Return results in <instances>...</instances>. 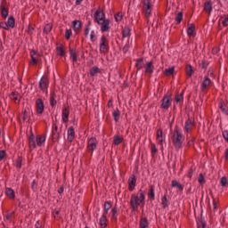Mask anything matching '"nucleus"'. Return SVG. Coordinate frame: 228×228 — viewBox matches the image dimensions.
<instances>
[{"label": "nucleus", "instance_id": "79ce46f5", "mask_svg": "<svg viewBox=\"0 0 228 228\" xmlns=\"http://www.w3.org/2000/svg\"><path fill=\"white\" fill-rule=\"evenodd\" d=\"M161 206L163 209H167V208H168V199L167 198V194H165L161 199Z\"/></svg>", "mask_w": 228, "mask_h": 228}, {"label": "nucleus", "instance_id": "c9c22d12", "mask_svg": "<svg viewBox=\"0 0 228 228\" xmlns=\"http://www.w3.org/2000/svg\"><path fill=\"white\" fill-rule=\"evenodd\" d=\"M57 56H65V49H63V45H60L56 47Z\"/></svg>", "mask_w": 228, "mask_h": 228}, {"label": "nucleus", "instance_id": "4be33fe9", "mask_svg": "<svg viewBox=\"0 0 228 228\" xmlns=\"http://www.w3.org/2000/svg\"><path fill=\"white\" fill-rule=\"evenodd\" d=\"M81 28H83V23L81 22V20H75L72 21L73 31H76V33H77V31H79Z\"/></svg>", "mask_w": 228, "mask_h": 228}, {"label": "nucleus", "instance_id": "7ed1b4c3", "mask_svg": "<svg viewBox=\"0 0 228 228\" xmlns=\"http://www.w3.org/2000/svg\"><path fill=\"white\" fill-rule=\"evenodd\" d=\"M100 53L101 54H108V53H110V41L106 36H102L101 37Z\"/></svg>", "mask_w": 228, "mask_h": 228}, {"label": "nucleus", "instance_id": "c03bdc74", "mask_svg": "<svg viewBox=\"0 0 228 228\" xmlns=\"http://www.w3.org/2000/svg\"><path fill=\"white\" fill-rule=\"evenodd\" d=\"M50 31H53V23L45 24L43 33H45V35H49Z\"/></svg>", "mask_w": 228, "mask_h": 228}, {"label": "nucleus", "instance_id": "bf43d9fd", "mask_svg": "<svg viewBox=\"0 0 228 228\" xmlns=\"http://www.w3.org/2000/svg\"><path fill=\"white\" fill-rule=\"evenodd\" d=\"M0 28L6 30L10 29V27H8V23L6 21H1Z\"/></svg>", "mask_w": 228, "mask_h": 228}, {"label": "nucleus", "instance_id": "09e8293b", "mask_svg": "<svg viewBox=\"0 0 228 228\" xmlns=\"http://www.w3.org/2000/svg\"><path fill=\"white\" fill-rule=\"evenodd\" d=\"M122 142H124V138L118 135L114 136V141H113L114 145H120Z\"/></svg>", "mask_w": 228, "mask_h": 228}, {"label": "nucleus", "instance_id": "dca6fc26", "mask_svg": "<svg viewBox=\"0 0 228 228\" xmlns=\"http://www.w3.org/2000/svg\"><path fill=\"white\" fill-rule=\"evenodd\" d=\"M145 69V74H153L154 72V62L152 61H150L146 63L144 66Z\"/></svg>", "mask_w": 228, "mask_h": 228}, {"label": "nucleus", "instance_id": "393cba45", "mask_svg": "<svg viewBox=\"0 0 228 228\" xmlns=\"http://www.w3.org/2000/svg\"><path fill=\"white\" fill-rule=\"evenodd\" d=\"M211 85V79L208 77H204L203 82L201 83V92H204L208 86Z\"/></svg>", "mask_w": 228, "mask_h": 228}, {"label": "nucleus", "instance_id": "bb28decb", "mask_svg": "<svg viewBox=\"0 0 228 228\" xmlns=\"http://www.w3.org/2000/svg\"><path fill=\"white\" fill-rule=\"evenodd\" d=\"M69 58L72 60L73 63H76L77 61V53H76V50L74 48L69 47Z\"/></svg>", "mask_w": 228, "mask_h": 228}, {"label": "nucleus", "instance_id": "603ef678", "mask_svg": "<svg viewBox=\"0 0 228 228\" xmlns=\"http://www.w3.org/2000/svg\"><path fill=\"white\" fill-rule=\"evenodd\" d=\"M197 224H198V228H206V225H207L206 222L202 217H200Z\"/></svg>", "mask_w": 228, "mask_h": 228}, {"label": "nucleus", "instance_id": "37998d69", "mask_svg": "<svg viewBox=\"0 0 228 228\" xmlns=\"http://www.w3.org/2000/svg\"><path fill=\"white\" fill-rule=\"evenodd\" d=\"M188 126H195V120L191 119L190 117L185 121L184 131H188Z\"/></svg>", "mask_w": 228, "mask_h": 228}, {"label": "nucleus", "instance_id": "2f4dec72", "mask_svg": "<svg viewBox=\"0 0 228 228\" xmlns=\"http://www.w3.org/2000/svg\"><path fill=\"white\" fill-rule=\"evenodd\" d=\"M37 147H42V144L45 142V135H37L36 138Z\"/></svg>", "mask_w": 228, "mask_h": 228}, {"label": "nucleus", "instance_id": "338daca9", "mask_svg": "<svg viewBox=\"0 0 228 228\" xmlns=\"http://www.w3.org/2000/svg\"><path fill=\"white\" fill-rule=\"evenodd\" d=\"M58 215H60V210H55L53 212V216L54 220H58L60 218V216H58Z\"/></svg>", "mask_w": 228, "mask_h": 228}, {"label": "nucleus", "instance_id": "f257e3e1", "mask_svg": "<svg viewBox=\"0 0 228 228\" xmlns=\"http://www.w3.org/2000/svg\"><path fill=\"white\" fill-rule=\"evenodd\" d=\"M147 193V191L142 187L137 194H132L130 198V208L132 209V212L136 211L138 209V207L145 206V194Z\"/></svg>", "mask_w": 228, "mask_h": 228}, {"label": "nucleus", "instance_id": "aec40b11", "mask_svg": "<svg viewBox=\"0 0 228 228\" xmlns=\"http://www.w3.org/2000/svg\"><path fill=\"white\" fill-rule=\"evenodd\" d=\"M203 10L206 13L211 15V12H213V2L211 0L205 2Z\"/></svg>", "mask_w": 228, "mask_h": 228}, {"label": "nucleus", "instance_id": "a878e982", "mask_svg": "<svg viewBox=\"0 0 228 228\" xmlns=\"http://www.w3.org/2000/svg\"><path fill=\"white\" fill-rule=\"evenodd\" d=\"M69 115H70V110H69L67 108H64L62 110V122L65 124L69 122Z\"/></svg>", "mask_w": 228, "mask_h": 228}, {"label": "nucleus", "instance_id": "0eeeda50", "mask_svg": "<svg viewBox=\"0 0 228 228\" xmlns=\"http://www.w3.org/2000/svg\"><path fill=\"white\" fill-rule=\"evenodd\" d=\"M49 88V77L44 75L41 79L39 80V89L42 92H45Z\"/></svg>", "mask_w": 228, "mask_h": 228}, {"label": "nucleus", "instance_id": "e433bc0d", "mask_svg": "<svg viewBox=\"0 0 228 228\" xmlns=\"http://www.w3.org/2000/svg\"><path fill=\"white\" fill-rule=\"evenodd\" d=\"M112 117H113L115 122H118V120H120V110H118V108H117L112 112Z\"/></svg>", "mask_w": 228, "mask_h": 228}, {"label": "nucleus", "instance_id": "ea45409f", "mask_svg": "<svg viewBox=\"0 0 228 228\" xmlns=\"http://www.w3.org/2000/svg\"><path fill=\"white\" fill-rule=\"evenodd\" d=\"M139 225L141 228L149 227V221L147 220V217L141 218Z\"/></svg>", "mask_w": 228, "mask_h": 228}, {"label": "nucleus", "instance_id": "8fccbe9b", "mask_svg": "<svg viewBox=\"0 0 228 228\" xmlns=\"http://www.w3.org/2000/svg\"><path fill=\"white\" fill-rule=\"evenodd\" d=\"M175 69L174 67L166 69L164 71L165 76L170 77L174 75Z\"/></svg>", "mask_w": 228, "mask_h": 228}, {"label": "nucleus", "instance_id": "7c9ffc66", "mask_svg": "<svg viewBox=\"0 0 228 228\" xmlns=\"http://www.w3.org/2000/svg\"><path fill=\"white\" fill-rule=\"evenodd\" d=\"M185 72H186V75L188 76V77H191V76H193L195 71H193V67H191V64H186L185 65Z\"/></svg>", "mask_w": 228, "mask_h": 228}, {"label": "nucleus", "instance_id": "6e6d98bb", "mask_svg": "<svg viewBox=\"0 0 228 228\" xmlns=\"http://www.w3.org/2000/svg\"><path fill=\"white\" fill-rule=\"evenodd\" d=\"M220 184L221 186H223L224 188H225V186H227L228 184V181H227V177L226 176H223L220 180Z\"/></svg>", "mask_w": 228, "mask_h": 228}, {"label": "nucleus", "instance_id": "9d476101", "mask_svg": "<svg viewBox=\"0 0 228 228\" xmlns=\"http://www.w3.org/2000/svg\"><path fill=\"white\" fill-rule=\"evenodd\" d=\"M104 19H106L104 12H102L101 8L97 9L94 12V22L101 24V20H104Z\"/></svg>", "mask_w": 228, "mask_h": 228}, {"label": "nucleus", "instance_id": "423d86ee", "mask_svg": "<svg viewBox=\"0 0 228 228\" xmlns=\"http://www.w3.org/2000/svg\"><path fill=\"white\" fill-rule=\"evenodd\" d=\"M98 143H99V141H97V138L91 137L87 141V147H86L87 152H91V154H94V151H95L97 149Z\"/></svg>", "mask_w": 228, "mask_h": 228}, {"label": "nucleus", "instance_id": "58836bf2", "mask_svg": "<svg viewBox=\"0 0 228 228\" xmlns=\"http://www.w3.org/2000/svg\"><path fill=\"white\" fill-rule=\"evenodd\" d=\"M131 36V28H129V27H125L122 29V37L123 38H126V37H130Z\"/></svg>", "mask_w": 228, "mask_h": 228}, {"label": "nucleus", "instance_id": "412c9836", "mask_svg": "<svg viewBox=\"0 0 228 228\" xmlns=\"http://www.w3.org/2000/svg\"><path fill=\"white\" fill-rule=\"evenodd\" d=\"M28 147L32 151L34 149H37V142H35V134H33V132L30 133V135L28 137Z\"/></svg>", "mask_w": 228, "mask_h": 228}, {"label": "nucleus", "instance_id": "72a5a7b5", "mask_svg": "<svg viewBox=\"0 0 228 228\" xmlns=\"http://www.w3.org/2000/svg\"><path fill=\"white\" fill-rule=\"evenodd\" d=\"M5 195H7L10 199L13 200L15 199V191H13V189L12 188H6Z\"/></svg>", "mask_w": 228, "mask_h": 228}, {"label": "nucleus", "instance_id": "4468645a", "mask_svg": "<svg viewBox=\"0 0 228 228\" xmlns=\"http://www.w3.org/2000/svg\"><path fill=\"white\" fill-rule=\"evenodd\" d=\"M118 218V207L115 205L111 209V222L117 224V220Z\"/></svg>", "mask_w": 228, "mask_h": 228}, {"label": "nucleus", "instance_id": "a211bd4d", "mask_svg": "<svg viewBox=\"0 0 228 228\" xmlns=\"http://www.w3.org/2000/svg\"><path fill=\"white\" fill-rule=\"evenodd\" d=\"M113 208V203L111 201H105L103 205V216H108V213L110 212V209Z\"/></svg>", "mask_w": 228, "mask_h": 228}, {"label": "nucleus", "instance_id": "ddd939ff", "mask_svg": "<svg viewBox=\"0 0 228 228\" xmlns=\"http://www.w3.org/2000/svg\"><path fill=\"white\" fill-rule=\"evenodd\" d=\"M136 188V176L134 175H132L128 178V190L129 191H133Z\"/></svg>", "mask_w": 228, "mask_h": 228}, {"label": "nucleus", "instance_id": "3c124183", "mask_svg": "<svg viewBox=\"0 0 228 228\" xmlns=\"http://www.w3.org/2000/svg\"><path fill=\"white\" fill-rule=\"evenodd\" d=\"M208 66H209V61H206V59L202 60L201 63L200 64V67L203 70H207Z\"/></svg>", "mask_w": 228, "mask_h": 228}, {"label": "nucleus", "instance_id": "49530a36", "mask_svg": "<svg viewBox=\"0 0 228 228\" xmlns=\"http://www.w3.org/2000/svg\"><path fill=\"white\" fill-rule=\"evenodd\" d=\"M175 101L177 103L181 102V101L183 102V101H184V93L176 94L175 96Z\"/></svg>", "mask_w": 228, "mask_h": 228}, {"label": "nucleus", "instance_id": "4c0bfd02", "mask_svg": "<svg viewBox=\"0 0 228 228\" xmlns=\"http://www.w3.org/2000/svg\"><path fill=\"white\" fill-rule=\"evenodd\" d=\"M99 73H101V69H99V67L97 66H94L89 72L91 77H94L95 74H99Z\"/></svg>", "mask_w": 228, "mask_h": 228}, {"label": "nucleus", "instance_id": "9b49d317", "mask_svg": "<svg viewBox=\"0 0 228 228\" xmlns=\"http://www.w3.org/2000/svg\"><path fill=\"white\" fill-rule=\"evenodd\" d=\"M30 58H31L30 64L37 65V63H38V60H40V53L37 51L31 50Z\"/></svg>", "mask_w": 228, "mask_h": 228}, {"label": "nucleus", "instance_id": "f3484780", "mask_svg": "<svg viewBox=\"0 0 228 228\" xmlns=\"http://www.w3.org/2000/svg\"><path fill=\"white\" fill-rule=\"evenodd\" d=\"M74 138H76V131L74 130V126H70L68 129V142L72 143V142H74Z\"/></svg>", "mask_w": 228, "mask_h": 228}, {"label": "nucleus", "instance_id": "6ab92c4d", "mask_svg": "<svg viewBox=\"0 0 228 228\" xmlns=\"http://www.w3.org/2000/svg\"><path fill=\"white\" fill-rule=\"evenodd\" d=\"M10 99L12 101H13V102H17L18 101V104L19 102H20V99H22V96L20 95V94H19V92H12L11 94L9 95Z\"/></svg>", "mask_w": 228, "mask_h": 228}, {"label": "nucleus", "instance_id": "a18cd8bd", "mask_svg": "<svg viewBox=\"0 0 228 228\" xmlns=\"http://www.w3.org/2000/svg\"><path fill=\"white\" fill-rule=\"evenodd\" d=\"M9 9L6 7H0L1 17L6 19L8 17Z\"/></svg>", "mask_w": 228, "mask_h": 228}, {"label": "nucleus", "instance_id": "a19ab883", "mask_svg": "<svg viewBox=\"0 0 228 228\" xmlns=\"http://www.w3.org/2000/svg\"><path fill=\"white\" fill-rule=\"evenodd\" d=\"M7 26L12 28H15V18L13 16L8 18Z\"/></svg>", "mask_w": 228, "mask_h": 228}, {"label": "nucleus", "instance_id": "de8ad7c7", "mask_svg": "<svg viewBox=\"0 0 228 228\" xmlns=\"http://www.w3.org/2000/svg\"><path fill=\"white\" fill-rule=\"evenodd\" d=\"M183 12L176 13V16L175 19L176 24H181V22H183Z\"/></svg>", "mask_w": 228, "mask_h": 228}, {"label": "nucleus", "instance_id": "680f3d73", "mask_svg": "<svg viewBox=\"0 0 228 228\" xmlns=\"http://www.w3.org/2000/svg\"><path fill=\"white\" fill-rule=\"evenodd\" d=\"M13 215H15L14 211L7 213L6 216H5V219L4 220H6V221L12 220V216H13Z\"/></svg>", "mask_w": 228, "mask_h": 228}, {"label": "nucleus", "instance_id": "e2e57ef3", "mask_svg": "<svg viewBox=\"0 0 228 228\" xmlns=\"http://www.w3.org/2000/svg\"><path fill=\"white\" fill-rule=\"evenodd\" d=\"M91 42H95L97 40V36H95V31H91L90 35Z\"/></svg>", "mask_w": 228, "mask_h": 228}, {"label": "nucleus", "instance_id": "cd10ccee", "mask_svg": "<svg viewBox=\"0 0 228 228\" xmlns=\"http://www.w3.org/2000/svg\"><path fill=\"white\" fill-rule=\"evenodd\" d=\"M171 186H172V188H177V190H179V191H183V190H184V185L179 183V182L177 180H173L171 182Z\"/></svg>", "mask_w": 228, "mask_h": 228}, {"label": "nucleus", "instance_id": "5701e85b", "mask_svg": "<svg viewBox=\"0 0 228 228\" xmlns=\"http://www.w3.org/2000/svg\"><path fill=\"white\" fill-rule=\"evenodd\" d=\"M219 110H221L222 113H224V115L228 116V110L227 105L225 104V102L224 100H220L218 103Z\"/></svg>", "mask_w": 228, "mask_h": 228}, {"label": "nucleus", "instance_id": "69168bd1", "mask_svg": "<svg viewBox=\"0 0 228 228\" xmlns=\"http://www.w3.org/2000/svg\"><path fill=\"white\" fill-rule=\"evenodd\" d=\"M223 138H224V141L228 143V129L223 131Z\"/></svg>", "mask_w": 228, "mask_h": 228}, {"label": "nucleus", "instance_id": "1a4fd4ad", "mask_svg": "<svg viewBox=\"0 0 228 228\" xmlns=\"http://www.w3.org/2000/svg\"><path fill=\"white\" fill-rule=\"evenodd\" d=\"M60 133H61V131H58V125L53 122L52 131V140L53 142H60Z\"/></svg>", "mask_w": 228, "mask_h": 228}, {"label": "nucleus", "instance_id": "f03ea898", "mask_svg": "<svg viewBox=\"0 0 228 228\" xmlns=\"http://www.w3.org/2000/svg\"><path fill=\"white\" fill-rule=\"evenodd\" d=\"M171 140L176 151H179V149H183V142H184V136L183 135V133L181 132V129L179 128L178 126H175V130L171 136Z\"/></svg>", "mask_w": 228, "mask_h": 228}, {"label": "nucleus", "instance_id": "5fc2aeb1", "mask_svg": "<svg viewBox=\"0 0 228 228\" xmlns=\"http://www.w3.org/2000/svg\"><path fill=\"white\" fill-rule=\"evenodd\" d=\"M114 18L116 22H120L122 21V19L124 18V16L122 15V12H118L114 15Z\"/></svg>", "mask_w": 228, "mask_h": 228}, {"label": "nucleus", "instance_id": "2eb2a0df", "mask_svg": "<svg viewBox=\"0 0 228 228\" xmlns=\"http://www.w3.org/2000/svg\"><path fill=\"white\" fill-rule=\"evenodd\" d=\"M157 142L159 143V145H162L163 146V142H165V136L163 135V129L159 128L157 130Z\"/></svg>", "mask_w": 228, "mask_h": 228}, {"label": "nucleus", "instance_id": "774afa93", "mask_svg": "<svg viewBox=\"0 0 228 228\" xmlns=\"http://www.w3.org/2000/svg\"><path fill=\"white\" fill-rule=\"evenodd\" d=\"M222 24H223V26H224V28H227V26H228V15H227V17H225V18L224 19V20L222 21Z\"/></svg>", "mask_w": 228, "mask_h": 228}, {"label": "nucleus", "instance_id": "c85d7f7f", "mask_svg": "<svg viewBox=\"0 0 228 228\" xmlns=\"http://www.w3.org/2000/svg\"><path fill=\"white\" fill-rule=\"evenodd\" d=\"M143 65H145V63H143V57L136 59V63H135V68L138 70H142V69H143Z\"/></svg>", "mask_w": 228, "mask_h": 228}, {"label": "nucleus", "instance_id": "b1692460", "mask_svg": "<svg viewBox=\"0 0 228 228\" xmlns=\"http://www.w3.org/2000/svg\"><path fill=\"white\" fill-rule=\"evenodd\" d=\"M56 92H52L50 94V106H52V108H54V106H56V104H58V102L56 101Z\"/></svg>", "mask_w": 228, "mask_h": 228}, {"label": "nucleus", "instance_id": "6e6552de", "mask_svg": "<svg viewBox=\"0 0 228 228\" xmlns=\"http://www.w3.org/2000/svg\"><path fill=\"white\" fill-rule=\"evenodd\" d=\"M45 110V105L44 104V100L38 98L36 100V112L37 115H42Z\"/></svg>", "mask_w": 228, "mask_h": 228}, {"label": "nucleus", "instance_id": "f704fd0d", "mask_svg": "<svg viewBox=\"0 0 228 228\" xmlns=\"http://www.w3.org/2000/svg\"><path fill=\"white\" fill-rule=\"evenodd\" d=\"M187 35L188 37H194L195 36V25L191 24L187 28Z\"/></svg>", "mask_w": 228, "mask_h": 228}, {"label": "nucleus", "instance_id": "c756f323", "mask_svg": "<svg viewBox=\"0 0 228 228\" xmlns=\"http://www.w3.org/2000/svg\"><path fill=\"white\" fill-rule=\"evenodd\" d=\"M99 224H100L102 228L108 227V217H107V216H102V217L100 218Z\"/></svg>", "mask_w": 228, "mask_h": 228}, {"label": "nucleus", "instance_id": "39448f33", "mask_svg": "<svg viewBox=\"0 0 228 228\" xmlns=\"http://www.w3.org/2000/svg\"><path fill=\"white\" fill-rule=\"evenodd\" d=\"M170 106H172V94H164L160 104L161 110H167Z\"/></svg>", "mask_w": 228, "mask_h": 228}, {"label": "nucleus", "instance_id": "20e7f679", "mask_svg": "<svg viewBox=\"0 0 228 228\" xmlns=\"http://www.w3.org/2000/svg\"><path fill=\"white\" fill-rule=\"evenodd\" d=\"M142 12L146 19H149V17H151L152 13V0H143Z\"/></svg>", "mask_w": 228, "mask_h": 228}, {"label": "nucleus", "instance_id": "473e14b6", "mask_svg": "<svg viewBox=\"0 0 228 228\" xmlns=\"http://www.w3.org/2000/svg\"><path fill=\"white\" fill-rule=\"evenodd\" d=\"M148 199H150V200H155L156 199V194L154 192V185H151L150 187V190L148 191Z\"/></svg>", "mask_w": 228, "mask_h": 228}, {"label": "nucleus", "instance_id": "0e129e2a", "mask_svg": "<svg viewBox=\"0 0 228 228\" xmlns=\"http://www.w3.org/2000/svg\"><path fill=\"white\" fill-rule=\"evenodd\" d=\"M198 183H200V184H204V175H202V173L199 175Z\"/></svg>", "mask_w": 228, "mask_h": 228}, {"label": "nucleus", "instance_id": "f8f14e48", "mask_svg": "<svg viewBox=\"0 0 228 228\" xmlns=\"http://www.w3.org/2000/svg\"><path fill=\"white\" fill-rule=\"evenodd\" d=\"M102 20V22L100 23L102 33H106L107 31H110V23L111 22L110 19L106 20L105 18Z\"/></svg>", "mask_w": 228, "mask_h": 228}, {"label": "nucleus", "instance_id": "4d7b16f0", "mask_svg": "<svg viewBox=\"0 0 228 228\" xmlns=\"http://www.w3.org/2000/svg\"><path fill=\"white\" fill-rule=\"evenodd\" d=\"M70 37H72V29H66V32H65L66 40H70Z\"/></svg>", "mask_w": 228, "mask_h": 228}, {"label": "nucleus", "instance_id": "864d4df0", "mask_svg": "<svg viewBox=\"0 0 228 228\" xmlns=\"http://www.w3.org/2000/svg\"><path fill=\"white\" fill-rule=\"evenodd\" d=\"M16 168H22V157L20 156L16 159Z\"/></svg>", "mask_w": 228, "mask_h": 228}, {"label": "nucleus", "instance_id": "13d9d810", "mask_svg": "<svg viewBox=\"0 0 228 228\" xmlns=\"http://www.w3.org/2000/svg\"><path fill=\"white\" fill-rule=\"evenodd\" d=\"M31 189L33 190V191H37V190H38V183H37L36 180H33L31 183Z\"/></svg>", "mask_w": 228, "mask_h": 228}, {"label": "nucleus", "instance_id": "052dcab7", "mask_svg": "<svg viewBox=\"0 0 228 228\" xmlns=\"http://www.w3.org/2000/svg\"><path fill=\"white\" fill-rule=\"evenodd\" d=\"M151 156H154L156 154V152H158V148H156L155 143H151Z\"/></svg>", "mask_w": 228, "mask_h": 228}]
</instances>
